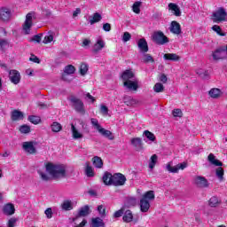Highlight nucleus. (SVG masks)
I'll list each match as a JSON object with an SVG mask.
<instances>
[{
  "mask_svg": "<svg viewBox=\"0 0 227 227\" xmlns=\"http://www.w3.org/2000/svg\"><path fill=\"white\" fill-rule=\"evenodd\" d=\"M38 175L44 182H49V180H51V177H49V176H47V174L43 173L42 170L38 171Z\"/></svg>",
  "mask_w": 227,
  "mask_h": 227,
  "instance_id": "13d9d810",
  "label": "nucleus"
},
{
  "mask_svg": "<svg viewBox=\"0 0 227 227\" xmlns=\"http://www.w3.org/2000/svg\"><path fill=\"white\" fill-rule=\"evenodd\" d=\"M71 129H72V132H73V137L74 139H81V137H82V134H81L77 129H75V126L74 124H71Z\"/></svg>",
  "mask_w": 227,
  "mask_h": 227,
  "instance_id": "ea45409f",
  "label": "nucleus"
},
{
  "mask_svg": "<svg viewBox=\"0 0 227 227\" xmlns=\"http://www.w3.org/2000/svg\"><path fill=\"white\" fill-rule=\"evenodd\" d=\"M137 47L140 50V52H148V43L146 42V39H139L137 42Z\"/></svg>",
  "mask_w": 227,
  "mask_h": 227,
  "instance_id": "6ab92c4d",
  "label": "nucleus"
},
{
  "mask_svg": "<svg viewBox=\"0 0 227 227\" xmlns=\"http://www.w3.org/2000/svg\"><path fill=\"white\" fill-rule=\"evenodd\" d=\"M90 227H106V223L100 217L91 218Z\"/></svg>",
  "mask_w": 227,
  "mask_h": 227,
  "instance_id": "412c9836",
  "label": "nucleus"
},
{
  "mask_svg": "<svg viewBox=\"0 0 227 227\" xmlns=\"http://www.w3.org/2000/svg\"><path fill=\"white\" fill-rule=\"evenodd\" d=\"M29 61H33V63L40 64V59L38 57L32 55V57L29 59Z\"/></svg>",
  "mask_w": 227,
  "mask_h": 227,
  "instance_id": "0e129e2a",
  "label": "nucleus"
},
{
  "mask_svg": "<svg viewBox=\"0 0 227 227\" xmlns=\"http://www.w3.org/2000/svg\"><path fill=\"white\" fill-rule=\"evenodd\" d=\"M15 224H17V218L12 217L7 223V227H15Z\"/></svg>",
  "mask_w": 227,
  "mask_h": 227,
  "instance_id": "bf43d9fd",
  "label": "nucleus"
},
{
  "mask_svg": "<svg viewBox=\"0 0 227 227\" xmlns=\"http://www.w3.org/2000/svg\"><path fill=\"white\" fill-rule=\"evenodd\" d=\"M153 42L157 45H166V43H169V38L164 35V32L159 30L153 34L152 35Z\"/></svg>",
  "mask_w": 227,
  "mask_h": 227,
  "instance_id": "20e7f679",
  "label": "nucleus"
},
{
  "mask_svg": "<svg viewBox=\"0 0 227 227\" xmlns=\"http://www.w3.org/2000/svg\"><path fill=\"white\" fill-rule=\"evenodd\" d=\"M11 120L12 121H20V120H24V114L19 110H14L12 112Z\"/></svg>",
  "mask_w": 227,
  "mask_h": 227,
  "instance_id": "aec40b11",
  "label": "nucleus"
},
{
  "mask_svg": "<svg viewBox=\"0 0 227 227\" xmlns=\"http://www.w3.org/2000/svg\"><path fill=\"white\" fill-rule=\"evenodd\" d=\"M207 160L210 162V164H213V166H218V168L215 169V175L218 177V180L220 182L224 181V168H223V161L216 160L215 155L214 153H209L207 156Z\"/></svg>",
  "mask_w": 227,
  "mask_h": 227,
  "instance_id": "f03ea898",
  "label": "nucleus"
},
{
  "mask_svg": "<svg viewBox=\"0 0 227 227\" xmlns=\"http://www.w3.org/2000/svg\"><path fill=\"white\" fill-rule=\"evenodd\" d=\"M125 182H127V177L121 173H115L112 176V185L114 187H121Z\"/></svg>",
  "mask_w": 227,
  "mask_h": 227,
  "instance_id": "39448f33",
  "label": "nucleus"
},
{
  "mask_svg": "<svg viewBox=\"0 0 227 227\" xmlns=\"http://www.w3.org/2000/svg\"><path fill=\"white\" fill-rule=\"evenodd\" d=\"M212 56H213L214 61H219L221 59H226V54H225L224 46L217 48L212 53Z\"/></svg>",
  "mask_w": 227,
  "mask_h": 227,
  "instance_id": "6e6552de",
  "label": "nucleus"
},
{
  "mask_svg": "<svg viewBox=\"0 0 227 227\" xmlns=\"http://www.w3.org/2000/svg\"><path fill=\"white\" fill-rule=\"evenodd\" d=\"M122 220L124 221V223H132V221H134V214H132V211L130 209L124 211Z\"/></svg>",
  "mask_w": 227,
  "mask_h": 227,
  "instance_id": "bb28decb",
  "label": "nucleus"
},
{
  "mask_svg": "<svg viewBox=\"0 0 227 227\" xmlns=\"http://www.w3.org/2000/svg\"><path fill=\"white\" fill-rule=\"evenodd\" d=\"M70 102L73 103L74 111H76V113H80V114H84V113H86L84 111V103L82 102V100H81V98L71 97Z\"/></svg>",
  "mask_w": 227,
  "mask_h": 227,
  "instance_id": "423d86ee",
  "label": "nucleus"
},
{
  "mask_svg": "<svg viewBox=\"0 0 227 227\" xmlns=\"http://www.w3.org/2000/svg\"><path fill=\"white\" fill-rule=\"evenodd\" d=\"M42 35L43 34H38V35H34L30 42H35V43H40V42H42Z\"/></svg>",
  "mask_w": 227,
  "mask_h": 227,
  "instance_id": "4d7b16f0",
  "label": "nucleus"
},
{
  "mask_svg": "<svg viewBox=\"0 0 227 227\" xmlns=\"http://www.w3.org/2000/svg\"><path fill=\"white\" fill-rule=\"evenodd\" d=\"M197 74H199L200 79L207 80L210 77V74H208V71H199L197 72Z\"/></svg>",
  "mask_w": 227,
  "mask_h": 227,
  "instance_id": "8fccbe9b",
  "label": "nucleus"
},
{
  "mask_svg": "<svg viewBox=\"0 0 227 227\" xmlns=\"http://www.w3.org/2000/svg\"><path fill=\"white\" fill-rule=\"evenodd\" d=\"M51 129L52 132H61V130L63 129V126H61V124L58 121H54L51 125Z\"/></svg>",
  "mask_w": 227,
  "mask_h": 227,
  "instance_id": "e433bc0d",
  "label": "nucleus"
},
{
  "mask_svg": "<svg viewBox=\"0 0 227 227\" xmlns=\"http://www.w3.org/2000/svg\"><path fill=\"white\" fill-rule=\"evenodd\" d=\"M90 122H91V125H93V127H95V129L98 131L102 128V126H100V124L98 123V120L95 118L90 119Z\"/></svg>",
  "mask_w": 227,
  "mask_h": 227,
  "instance_id": "6e6d98bb",
  "label": "nucleus"
},
{
  "mask_svg": "<svg viewBox=\"0 0 227 227\" xmlns=\"http://www.w3.org/2000/svg\"><path fill=\"white\" fill-rule=\"evenodd\" d=\"M135 74L134 72H132L130 69L125 70L121 74V79L123 82H127L130 81V79H134Z\"/></svg>",
  "mask_w": 227,
  "mask_h": 227,
  "instance_id": "4be33fe9",
  "label": "nucleus"
},
{
  "mask_svg": "<svg viewBox=\"0 0 227 227\" xmlns=\"http://www.w3.org/2000/svg\"><path fill=\"white\" fill-rule=\"evenodd\" d=\"M93 165L98 168V169H102L104 168V161L102 160V158L98 156H94L92 158Z\"/></svg>",
  "mask_w": 227,
  "mask_h": 227,
  "instance_id": "c756f323",
  "label": "nucleus"
},
{
  "mask_svg": "<svg viewBox=\"0 0 227 227\" xmlns=\"http://www.w3.org/2000/svg\"><path fill=\"white\" fill-rule=\"evenodd\" d=\"M91 43V40L90 39H84L82 43V47H88Z\"/></svg>",
  "mask_w": 227,
  "mask_h": 227,
  "instance_id": "338daca9",
  "label": "nucleus"
},
{
  "mask_svg": "<svg viewBox=\"0 0 227 227\" xmlns=\"http://www.w3.org/2000/svg\"><path fill=\"white\" fill-rule=\"evenodd\" d=\"M142 200H146L147 201H152V200H155V192L153 191L146 192L142 196Z\"/></svg>",
  "mask_w": 227,
  "mask_h": 227,
  "instance_id": "72a5a7b5",
  "label": "nucleus"
},
{
  "mask_svg": "<svg viewBox=\"0 0 227 227\" xmlns=\"http://www.w3.org/2000/svg\"><path fill=\"white\" fill-rule=\"evenodd\" d=\"M54 40V35L52 34H49L48 35H46L43 41V43H44L45 45H47V43H51V42H52Z\"/></svg>",
  "mask_w": 227,
  "mask_h": 227,
  "instance_id": "3c124183",
  "label": "nucleus"
},
{
  "mask_svg": "<svg viewBox=\"0 0 227 227\" xmlns=\"http://www.w3.org/2000/svg\"><path fill=\"white\" fill-rule=\"evenodd\" d=\"M85 175L89 178H93V176H95V171L93 170V167L90 166V164H88V163L85 168Z\"/></svg>",
  "mask_w": 227,
  "mask_h": 227,
  "instance_id": "f704fd0d",
  "label": "nucleus"
},
{
  "mask_svg": "<svg viewBox=\"0 0 227 227\" xmlns=\"http://www.w3.org/2000/svg\"><path fill=\"white\" fill-rule=\"evenodd\" d=\"M62 210H66V212H68L70 210H74V206L72 205V200H64L61 204Z\"/></svg>",
  "mask_w": 227,
  "mask_h": 227,
  "instance_id": "7c9ffc66",
  "label": "nucleus"
},
{
  "mask_svg": "<svg viewBox=\"0 0 227 227\" xmlns=\"http://www.w3.org/2000/svg\"><path fill=\"white\" fill-rule=\"evenodd\" d=\"M132 11L134 13H141V2H135L132 5Z\"/></svg>",
  "mask_w": 227,
  "mask_h": 227,
  "instance_id": "37998d69",
  "label": "nucleus"
},
{
  "mask_svg": "<svg viewBox=\"0 0 227 227\" xmlns=\"http://www.w3.org/2000/svg\"><path fill=\"white\" fill-rule=\"evenodd\" d=\"M86 224H88V220L83 219L81 223H79L78 225H75L74 227H84L86 226Z\"/></svg>",
  "mask_w": 227,
  "mask_h": 227,
  "instance_id": "774afa93",
  "label": "nucleus"
},
{
  "mask_svg": "<svg viewBox=\"0 0 227 227\" xmlns=\"http://www.w3.org/2000/svg\"><path fill=\"white\" fill-rule=\"evenodd\" d=\"M209 96L211 97V98H219L221 97V90L211 89L209 90Z\"/></svg>",
  "mask_w": 227,
  "mask_h": 227,
  "instance_id": "4c0bfd02",
  "label": "nucleus"
},
{
  "mask_svg": "<svg viewBox=\"0 0 227 227\" xmlns=\"http://www.w3.org/2000/svg\"><path fill=\"white\" fill-rule=\"evenodd\" d=\"M44 214L47 217V219H52V208L51 207H48L45 211Z\"/></svg>",
  "mask_w": 227,
  "mask_h": 227,
  "instance_id": "680f3d73",
  "label": "nucleus"
},
{
  "mask_svg": "<svg viewBox=\"0 0 227 227\" xmlns=\"http://www.w3.org/2000/svg\"><path fill=\"white\" fill-rule=\"evenodd\" d=\"M100 20H102V15L98 12H96L90 20V26H93V24H97V22H100Z\"/></svg>",
  "mask_w": 227,
  "mask_h": 227,
  "instance_id": "473e14b6",
  "label": "nucleus"
},
{
  "mask_svg": "<svg viewBox=\"0 0 227 227\" xmlns=\"http://www.w3.org/2000/svg\"><path fill=\"white\" fill-rule=\"evenodd\" d=\"M123 214H125V207H121V209L115 211L114 213V217L115 219H118V217H121V215H123Z\"/></svg>",
  "mask_w": 227,
  "mask_h": 227,
  "instance_id": "5fc2aeb1",
  "label": "nucleus"
},
{
  "mask_svg": "<svg viewBox=\"0 0 227 227\" xmlns=\"http://www.w3.org/2000/svg\"><path fill=\"white\" fill-rule=\"evenodd\" d=\"M144 63H155V59L150 54L144 55Z\"/></svg>",
  "mask_w": 227,
  "mask_h": 227,
  "instance_id": "603ef678",
  "label": "nucleus"
},
{
  "mask_svg": "<svg viewBox=\"0 0 227 227\" xmlns=\"http://www.w3.org/2000/svg\"><path fill=\"white\" fill-rule=\"evenodd\" d=\"M153 90L155 93H162V91H164V85L160 82H157L153 86Z\"/></svg>",
  "mask_w": 227,
  "mask_h": 227,
  "instance_id": "c03bdc74",
  "label": "nucleus"
},
{
  "mask_svg": "<svg viewBox=\"0 0 227 227\" xmlns=\"http://www.w3.org/2000/svg\"><path fill=\"white\" fill-rule=\"evenodd\" d=\"M172 114L175 118H182L184 116V114L182 113V110L180 108H176L172 111Z\"/></svg>",
  "mask_w": 227,
  "mask_h": 227,
  "instance_id": "864d4df0",
  "label": "nucleus"
},
{
  "mask_svg": "<svg viewBox=\"0 0 227 227\" xmlns=\"http://www.w3.org/2000/svg\"><path fill=\"white\" fill-rule=\"evenodd\" d=\"M100 113L102 114H107L109 113V108L106 106H105V105H101V106H100Z\"/></svg>",
  "mask_w": 227,
  "mask_h": 227,
  "instance_id": "e2e57ef3",
  "label": "nucleus"
},
{
  "mask_svg": "<svg viewBox=\"0 0 227 227\" xmlns=\"http://www.w3.org/2000/svg\"><path fill=\"white\" fill-rule=\"evenodd\" d=\"M3 212L5 215H13L15 214V206L12 203H7L4 206Z\"/></svg>",
  "mask_w": 227,
  "mask_h": 227,
  "instance_id": "f3484780",
  "label": "nucleus"
},
{
  "mask_svg": "<svg viewBox=\"0 0 227 227\" xmlns=\"http://www.w3.org/2000/svg\"><path fill=\"white\" fill-rule=\"evenodd\" d=\"M169 29L173 35H182V26L176 20L171 21Z\"/></svg>",
  "mask_w": 227,
  "mask_h": 227,
  "instance_id": "2eb2a0df",
  "label": "nucleus"
},
{
  "mask_svg": "<svg viewBox=\"0 0 227 227\" xmlns=\"http://www.w3.org/2000/svg\"><path fill=\"white\" fill-rule=\"evenodd\" d=\"M91 214V211L90 210V206L85 205L82 207L77 214V215L73 218V221H77L78 217H86Z\"/></svg>",
  "mask_w": 227,
  "mask_h": 227,
  "instance_id": "4468645a",
  "label": "nucleus"
},
{
  "mask_svg": "<svg viewBox=\"0 0 227 227\" xmlns=\"http://www.w3.org/2000/svg\"><path fill=\"white\" fill-rule=\"evenodd\" d=\"M144 135L145 137H147V139H149V141H155L156 139L155 135L150 130H145Z\"/></svg>",
  "mask_w": 227,
  "mask_h": 227,
  "instance_id": "09e8293b",
  "label": "nucleus"
},
{
  "mask_svg": "<svg viewBox=\"0 0 227 227\" xmlns=\"http://www.w3.org/2000/svg\"><path fill=\"white\" fill-rule=\"evenodd\" d=\"M98 212L100 217H102L103 219L104 217H106V215H107V214L106 213V207H104V205L98 206Z\"/></svg>",
  "mask_w": 227,
  "mask_h": 227,
  "instance_id": "de8ad7c7",
  "label": "nucleus"
},
{
  "mask_svg": "<svg viewBox=\"0 0 227 227\" xmlns=\"http://www.w3.org/2000/svg\"><path fill=\"white\" fill-rule=\"evenodd\" d=\"M168 10L173 12V15L176 17H180L182 12H180V7L176 4L170 3L168 4Z\"/></svg>",
  "mask_w": 227,
  "mask_h": 227,
  "instance_id": "5701e85b",
  "label": "nucleus"
},
{
  "mask_svg": "<svg viewBox=\"0 0 227 227\" xmlns=\"http://www.w3.org/2000/svg\"><path fill=\"white\" fill-rule=\"evenodd\" d=\"M105 47H106V43H104V40H101V39L98 40L92 49L93 54H98V52H100V51H102Z\"/></svg>",
  "mask_w": 227,
  "mask_h": 227,
  "instance_id": "a211bd4d",
  "label": "nucleus"
},
{
  "mask_svg": "<svg viewBox=\"0 0 227 227\" xmlns=\"http://www.w3.org/2000/svg\"><path fill=\"white\" fill-rule=\"evenodd\" d=\"M0 19L3 20V22H7V20H10V19H12V10L6 7L0 8Z\"/></svg>",
  "mask_w": 227,
  "mask_h": 227,
  "instance_id": "9b49d317",
  "label": "nucleus"
},
{
  "mask_svg": "<svg viewBox=\"0 0 227 227\" xmlns=\"http://www.w3.org/2000/svg\"><path fill=\"white\" fill-rule=\"evenodd\" d=\"M89 66L86 63H82L79 67V72L81 75H86L88 74Z\"/></svg>",
  "mask_w": 227,
  "mask_h": 227,
  "instance_id": "58836bf2",
  "label": "nucleus"
},
{
  "mask_svg": "<svg viewBox=\"0 0 227 227\" xmlns=\"http://www.w3.org/2000/svg\"><path fill=\"white\" fill-rule=\"evenodd\" d=\"M28 121H30V123H33L34 125H38V123L42 121V119H40L39 116L29 115Z\"/></svg>",
  "mask_w": 227,
  "mask_h": 227,
  "instance_id": "a19ab883",
  "label": "nucleus"
},
{
  "mask_svg": "<svg viewBox=\"0 0 227 227\" xmlns=\"http://www.w3.org/2000/svg\"><path fill=\"white\" fill-rule=\"evenodd\" d=\"M194 184L200 189H206L208 187V180L205 176H197L194 178Z\"/></svg>",
  "mask_w": 227,
  "mask_h": 227,
  "instance_id": "1a4fd4ad",
  "label": "nucleus"
},
{
  "mask_svg": "<svg viewBox=\"0 0 227 227\" xmlns=\"http://www.w3.org/2000/svg\"><path fill=\"white\" fill-rule=\"evenodd\" d=\"M22 148L25 152H27V153H29L30 155L36 153V147H35V142L33 141L24 142Z\"/></svg>",
  "mask_w": 227,
  "mask_h": 227,
  "instance_id": "9d476101",
  "label": "nucleus"
},
{
  "mask_svg": "<svg viewBox=\"0 0 227 227\" xmlns=\"http://www.w3.org/2000/svg\"><path fill=\"white\" fill-rule=\"evenodd\" d=\"M45 168L46 171L49 173V175H51V176H52L54 180L67 178V165L47 162L45 164Z\"/></svg>",
  "mask_w": 227,
  "mask_h": 227,
  "instance_id": "f257e3e1",
  "label": "nucleus"
},
{
  "mask_svg": "<svg viewBox=\"0 0 227 227\" xmlns=\"http://www.w3.org/2000/svg\"><path fill=\"white\" fill-rule=\"evenodd\" d=\"M98 132H99V134L103 135L105 137H107V139H110V141H113V139H114V136H113V132H111V130L109 129L101 128Z\"/></svg>",
  "mask_w": 227,
  "mask_h": 227,
  "instance_id": "c85d7f7f",
  "label": "nucleus"
},
{
  "mask_svg": "<svg viewBox=\"0 0 227 227\" xmlns=\"http://www.w3.org/2000/svg\"><path fill=\"white\" fill-rule=\"evenodd\" d=\"M130 38H132V35L129 32H124L122 35V42H129Z\"/></svg>",
  "mask_w": 227,
  "mask_h": 227,
  "instance_id": "052dcab7",
  "label": "nucleus"
},
{
  "mask_svg": "<svg viewBox=\"0 0 227 227\" xmlns=\"http://www.w3.org/2000/svg\"><path fill=\"white\" fill-rule=\"evenodd\" d=\"M157 159H158L157 154H153L151 156V160L149 162V168L151 169H153V168H155V165L157 164Z\"/></svg>",
  "mask_w": 227,
  "mask_h": 227,
  "instance_id": "a18cd8bd",
  "label": "nucleus"
},
{
  "mask_svg": "<svg viewBox=\"0 0 227 227\" xmlns=\"http://www.w3.org/2000/svg\"><path fill=\"white\" fill-rule=\"evenodd\" d=\"M31 27H33V13L28 12L26 15V20L22 26L24 35H29L31 33Z\"/></svg>",
  "mask_w": 227,
  "mask_h": 227,
  "instance_id": "0eeeda50",
  "label": "nucleus"
},
{
  "mask_svg": "<svg viewBox=\"0 0 227 227\" xmlns=\"http://www.w3.org/2000/svg\"><path fill=\"white\" fill-rule=\"evenodd\" d=\"M103 29H104V31H106V32L111 31V24H109V23H105V24L103 25Z\"/></svg>",
  "mask_w": 227,
  "mask_h": 227,
  "instance_id": "69168bd1",
  "label": "nucleus"
},
{
  "mask_svg": "<svg viewBox=\"0 0 227 227\" xmlns=\"http://www.w3.org/2000/svg\"><path fill=\"white\" fill-rule=\"evenodd\" d=\"M123 86L128 88V90H132L133 91H137V88H139L137 82H132L130 80L129 82H124Z\"/></svg>",
  "mask_w": 227,
  "mask_h": 227,
  "instance_id": "cd10ccee",
  "label": "nucleus"
},
{
  "mask_svg": "<svg viewBox=\"0 0 227 227\" xmlns=\"http://www.w3.org/2000/svg\"><path fill=\"white\" fill-rule=\"evenodd\" d=\"M227 12L224 7H219L215 12H213L211 19L215 24L221 22H226Z\"/></svg>",
  "mask_w": 227,
  "mask_h": 227,
  "instance_id": "7ed1b4c3",
  "label": "nucleus"
},
{
  "mask_svg": "<svg viewBox=\"0 0 227 227\" xmlns=\"http://www.w3.org/2000/svg\"><path fill=\"white\" fill-rule=\"evenodd\" d=\"M102 180L105 185H113V174L107 171L105 172Z\"/></svg>",
  "mask_w": 227,
  "mask_h": 227,
  "instance_id": "b1692460",
  "label": "nucleus"
},
{
  "mask_svg": "<svg viewBox=\"0 0 227 227\" xmlns=\"http://www.w3.org/2000/svg\"><path fill=\"white\" fill-rule=\"evenodd\" d=\"M163 59L166 61H180V56L176 53H165L163 55Z\"/></svg>",
  "mask_w": 227,
  "mask_h": 227,
  "instance_id": "a878e982",
  "label": "nucleus"
},
{
  "mask_svg": "<svg viewBox=\"0 0 227 227\" xmlns=\"http://www.w3.org/2000/svg\"><path fill=\"white\" fill-rule=\"evenodd\" d=\"M185 168H187V163L183 162V163H179L176 166H171V164H168L167 165V169L168 171H169V173H178V171H180V169L184 170L185 169Z\"/></svg>",
  "mask_w": 227,
  "mask_h": 227,
  "instance_id": "ddd939ff",
  "label": "nucleus"
},
{
  "mask_svg": "<svg viewBox=\"0 0 227 227\" xmlns=\"http://www.w3.org/2000/svg\"><path fill=\"white\" fill-rule=\"evenodd\" d=\"M9 79L12 84H19V82H20V73L15 69L10 70Z\"/></svg>",
  "mask_w": 227,
  "mask_h": 227,
  "instance_id": "f8f14e48",
  "label": "nucleus"
},
{
  "mask_svg": "<svg viewBox=\"0 0 227 227\" xmlns=\"http://www.w3.org/2000/svg\"><path fill=\"white\" fill-rule=\"evenodd\" d=\"M131 145L135 148L136 152H141L143 150V140L140 137L131 138Z\"/></svg>",
  "mask_w": 227,
  "mask_h": 227,
  "instance_id": "dca6fc26",
  "label": "nucleus"
},
{
  "mask_svg": "<svg viewBox=\"0 0 227 227\" xmlns=\"http://www.w3.org/2000/svg\"><path fill=\"white\" fill-rule=\"evenodd\" d=\"M20 132L21 134H29V132H31V127H29L28 125H21L20 127Z\"/></svg>",
  "mask_w": 227,
  "mask_h": 227,
  "instance_id": "49530a36",
  "label": "nucleus"
},
{
  "mask_svg": "<svg viewBox=\"0 0 227 227\" xmlns=\"http://www.w3.org/2000/svg\"><path fill=\"white\" fill-rule=\"evenodd\" d=\"M150 210V200L141 199L140 200V211L144 214Z\"/></svg>",
  "mask_w": 227,
  "mask_h": 227,
  "instance_id": "393cba45",
  "label": "nucleus"
},
{
  "mask_svg": "<svg viewBox=\"0 0 227 227\" xmlns=\"http://www.w3.org/2000/svg\"><path fill=\"white\" fill-rule=\"evenodd\" d=\"M212 29L218 35V36H225L226 33L223 32V28L219 27V25H214Z\"/></svg>",
  "mask_w": 227,
  "mask_h": 227,
  "instance_id": "79ce46f5",
  "label": "nucleus"
},
{
  "mask_svg": "<svg viewBox=\"0 0 227 227\" xmlns=\"http://www.w3.org/2000/svg\"><path fill=\"white\" fill-rule=\"evenodd\" d=\"M208 205L209 207L215 208L217 205H221V200H219V198H217V196H213L209 199Z\"/></svg>",
  "mask_w": 227,
  "mask_h": 227,
  "instance_id": "2f4dec72",
  "label": "nucleus"
},
{
  "mask_svg": "<svg viewBox=\"0 0 227 227\" xmlns=\"http://www.w3.org/2000/svg\"><path fill=\"white\" fill-rule=\"evenodd\" d=\"M64 74L66 75H72V74H75V67L74 65H67L64 68Z\"/></svg>",
  "mask_w": 227,
  "mask_h": 227,
  "instance_id": "c9c22d12",
  "label": "nucleus"
}]
</instances>
